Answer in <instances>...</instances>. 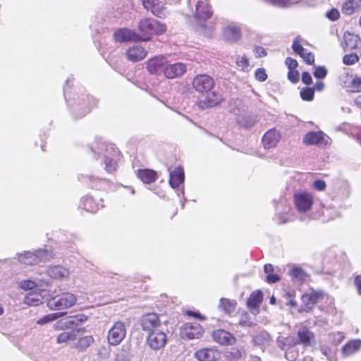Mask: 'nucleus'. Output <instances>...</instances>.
<instances>
[{
	"mask_svg": "<svg viewBox=\"0 0 361 361\" xmlns=\"http://www.w3.org/2000/svg\"><path fill=\"white\" fill-rule=\"evenodd\" d=\"M49 283V281H47L45 279H39L35 281L27 279L21 281L19 283V286L24 290H29L38 286H42L44 284L48 286Z\"/></svg>",
	"mask_w": 361,
	"mask_h": 361,
	"instance_id": "obj_28",
	"label": "nucleus"
},
{
	"mask_svg": "<svg viewBox=\"0 0 361 361\" xmlns=\"http://www.w3.org/2000/svg\"><path fill=\"white\" fill-rule=\"evenodd\" d=\"M360 348V339L351 340L342 347V354L345 357L351 356L358 352Z\"/></svg>",
	"mask_w": 361,
	"mask_h": 361,
	"instance_id": "obj_26",
	"label": "nucleus"
},
{
	"mask_svg": "<svg viewBox=\"0 0 361 361\" xmlns=\"http://www.w3.org/2000/svg\"><path fill=\"white\" fill-rule=\"evenodd\" d=\"M204 94H205L204 98L200 99L199 101V106L202 109L214 106L222 100L221 94L211 90L208 92H205Z\"/></svg>",
	"mask_w": 361,
	"mask_h": 361,
	"instance_id": "obj_20",
	"label": "nucleus"
},
{
	"mask_svg": "<svg viewBox=\"0 0 361 361\" xmlns=\"http://www.w3.org/2000/svg\"><path fill=\"white\" fill-rule=\"evenodd\" d=\"M147 56V51L140 45H134L126 51L127 59L133 62L142 60Z\"/></svg>",
	"mask_w": 361,
	"mask_h": 361,
	"instance_id": "obj_23",
	"label": "nucleus"
},
{
	"mask_svg": "<svg viewBox=\"0 0 361 361\" xmlns=\"http://www.w3.org/2000/svg\"><path fill=\"white\" fill-rule=\"evenodd\" d=\"M94 341V338L91 336H84L80 338L78 341L75 344V347L80 350H84L89 347Z\"/></svg>",
	"mask_w": 361,
	"mask_h": 361,
	"instance_id": "obj_42",
	"label": "nucleus"
},
{
	"mask_svg": "<svg viewBox=\"0 0 361 361\" xmlns=\"http://www.w3.org/2000/svg\"><path fill=\"white\" fill-rule=\"evenodd\" d=\"M326 298H328V296L322 291H313L303 294L301 297L303 310L310 311L315 303Z\"/></svg>",
	"mask_w": 361,
	"mask_h": 361,
	"instance_id": "obj_11",
	"label": "nucleus"
},
{
	"mask_svg": "<svg viewBox=\"0 0 361 361\" xmlns=\"http://www.w3.org/2000/svg\"><path fill=\"white\" fill-rule=\"evenodd\" d=\"M203 334V328L197 322L185 323L180 329V336L183 339H200Z\"/></svg>",
	"mask_w": 361,
	"mask_h": 361,
	"instance_id": "obj_4",
	"label": "nucleus"
},
{
	"mask_svg": "<svg viewBox=\"0 0 361 361\" xmlns=\"http://www.w3.org/2000/svg\"><path fill=\"white\" fill-rule=\"evenodd\" d=\"M194 357L198 361H216L220 358L221 353L214 347L203 348L195 351Z\"/></svg>",
	"mask_w": 361,
	"mask_h": 361,
	"instance_id": "obj_13",
	"label": "nucleus"
},
{
	"mask_svg": "<svg viewBox=\"0 0 361 361\" xmlns=\"http://www.w3.org/2000/svg\"><path fill=\"white\" fill-rule=\"evenodd\" d=\"M358 6L359 2L357 1L350 0L343 4L342 11L346 15H351Z\"/></svg>",
	"mask_w": 361,
	"mask_h": 361,
	"instance_id": "obj_41",
	"label": "nucleus"
},
{
	"mask_svg": "<svg viewBox=\"0 0 361 361\" xmlns=\"http://www.w3.org/2000/svg\"><path fill=\"white\" fill-rule=\"evenodd\" d=\"M167 341V334L163 328L149 333L146 338V344L152 350L158 351L165 347Z\"/></svg>",
	"mask_w": 361,
	"mask_h": 361,
	"instance_id": "obj_3",
	"label": "nucleus"
},
{
	"mask_svg": "<svg viewBox=\"0 0 361 361\" xmlns=\"http://www.w3.org/2000/svg\"><path fill=\"white\" fill-rule=\"evenodd\" d=\"M105 169L108 172H112L116 167V159L118 157V151L113 145L106 147L104 154Z\"/></svg>",
	"mask_w": 361,
	"mask_h": 361,
	"instance_id": "obj_15",
	"label": "nucleus"
},
{
	"mask_svg": "<svg viewBox=\"0 0 361 361\" xmlns=\"http://www.w3.org/2000/svg\"><path fill=\"white\" fill-rule=\"evenodd\" d=\"M236 307V302L229 299L221 298L220 300L219 307L228 314H232Z\"/></svg>",
	"mask_w": 361,
	"mask_h": 361,
	"instance_id": "obj_35",
	"label": "nucleus"
},
{
	"mask_svg": "<svg viewBox=\"0 0 361 361\" xmlns=\"http://www.w3.org/2000/svg\"><path fill=\"white\" fill-rule=\"evenodd\" d=\"M66 312H56L47 314L37 321V324L44 325L45 324L56 320L59 317L65 315Z\"/></svg>",
	"mask_w": 361,
	"mask_h": 361,
	"instance_id": "obj_39",
	"label": "nucleus"
},
{
	"mask_svg": "<svg viewBox=\"0 0 361 361\" xmlns=\"http://www.w3.org/2000/svg\"><path fill=\"white\" fill-rule=\"evenodd\" d=\"M130 354L124 350H121L120 352H118L115 357L114 361H130Z\"/></svg>",
	"mask_w": 361,
	"mask_h": 361,
	"instance_id": "obj_48",
	"label": "nucleus"
},
{
	"mask_svg": "<svg viewBox=\"0 0 361 361\" xmlns=\"http://www.w3.org/2000/svg\"><path fill=\"white\" fill-rule=\"evenodd\" d=\"M355 286L357 288V290L360 295H361V276L357 275L355 278L354 281Z\"/></svg>",
	"mask_w": 361,
	"mask_h": 361,
	"instance_id": "obj_60",
	"label": "nucleus"
},
{
	"mask_svg": "<svg viewBox=\"0 0 361 361\" xmlns=\"http://www.w3.org/2000/svg\"><path fill=\"white\" fill-rule=\"evenodd\" d=\"M237 68L242 71L247 72L250 70V62L245 55H237L235 58Z\"/></svg>",
	"mask_w": 361,
	"mask_h": 361,
	"instance_id": "obj_38",
	"label": "nucleus"
},
{
	"mask_svg": "<svg viewBox=\"0 0 361 361\" xmlns=\"http://www.w3.org/2000/svg\"><path fill=\"white\" fill-rule=\"evenodd\" d=\"M126 335V327L125 324L122 322H116L108 331V343L111 345H117L124 339Z\"/></svg>",
	"mask_w": 361,
	"mask_h": 361,
	"instance_id": "obj_5",
	"label": "nucleus"
},
{
	"mask_svg": "<svg viewBox=\"0 0 361 361\" xmlns=\"http://www.w3.org/2000/svg\"><path fill=\"white\" fill-rule=\"evenodd\" d=\"M192 85L197 92L204 94L212 90L214 85V81L209 75L200 74L193 78Z\"/></svg>",
	"mask_w": 361,
	"mask_h": 361,
	"instance_id": "obj_10",
	"label": "nucleus"
},
{
	"mask_svg": "<svg viewBox=\"0 0 361 361\" xmlns=\"http://www.w3.org/2000/svg\"><path fill=\"white\" fill-rule=\"evenodd\" d=\"M281 139L280 133L273 128L269 130L262 137V143L264 148L269 149L275 147Z\"/></svg>",
	"mask_w": 361,
	"mask_h": 361,
	"instance_id": "obj_22",
	"label": "nucleus"
},
{
	"mask_svg": "<svg viewBox=\"0 0 361 361\" xmlns=\"http://www.w3.org/2000/svg\"><path fill=\"white\" fill-rule=\"evenodd\" d=\"M314 91L312 88H305L300 91V97L303 100L311 101L314 98Z\"/></svg>",
	"mask_w": 361,
	"mask_h": 361,
	"instance_id": "obj_44",
	"label": "nucleus"
},
{
	"mask_svg": "<svg viewBox=\"0 0 361 361\" xmlns=\"http://www.w3.org/2000/svg\"><path fill=\"white\" fill-rule=\"evenodd\" d=\"M329 351H330V350L329 349H327V348L322 349V353L327 357V359L329 361H336V359L334 358V355H329L328 354Z\"/></svg>",
	"mask_w": 361,
	"mask_h": 361,
	"instance_id": "obj_61",
	"label": "nucleus"
},
{
	"mask_svg": "<svg viewBox=\"0 0 361 361\" xmlns=\"http://www.w3.org/2000/svg\"><path fill=\"white\" fill-rule=\"evenodd\" d=\"M288 78L292 82H297L299 80V73L296 70H290Z\"/></svg>",
	"mask_w": 361,
	"mask_h": 361,
	"instance_id": "obj_52",
	"label": "nucleus"
},
{
	"mask_svg": "<svg viewBox=\"0 0 361 361\" xmlns=\"http://www.w3.org/2000/svg\"><path fill=\"white\" fill-rule=\"evenodd\" d=\"M73 317L78 326L87 320V317L85 314H78Z\"/></svg>",
	"mask_w": 361,
	"mask_h": 361,
	"instance_id": "obj_57",
	"label": "nucleus"
},
{
	"mask_svg": "<svg viewBox=\"0 0 361 361\" xmlns=\"http://www.w3.org/2000/svg\"><path fill=\"white\" fill-rule=\"evenodd\" d=\"M303 142L307 145L326 147L331 142V138L322 131H310L303 137Z\"/></svg>",
	"mask_w": 361,
	"mask_h": 361,
	"instance_id": "obj_9",
	"label": "nucleus"
},
{
	"mask_svg": "<svg viewBox=\"0 0 361 361\" xmlns=\"http://www.w3.org/2000/svg\"><path fill=\"white\" fill-rule=\"evenodd\" d=\"M264 272L266 274H267V275H268V274H271V272L274 271V267L271 264H267L264 265Z\"/></svg>",
	"mask_w": 361,
	"mask_h": 361,
	"instance_id": "obj_62",
	"label": "nucleus"
},
{
	"mask_svg": "<svg viewBox=\"0 0 361 361\" xmlns=\"http://www.w3.org/2000/svg\"><path fill=\"white\" fill-rule=\"evenodd\" d=\"M262 299L263 294L260 290H255L250 294L247 305L252 314L257 315L259 313V305Z\"/></svg>",
	"mask_w": 361,
	"mask_h": 361,
	"instance_id": "obj_21",
	"label": "nucleus"
},
{
	"mask_svg": "<svg viewBox=\"0 0 361 361\" xmlns=\"http://www.w3.org/2000/svg\"><path fill=\"white\" fill-rule=\"evenodd\" d=\"M350 90L353 92H360L361 91V78H354L350 82V86L349 87Z\"/></svg>",
	"mask_w": 361,
	"mask_h": 361,
	"instance_id": "obj_47",
	"label": "nucleus"
},
{
	"mask_svg": "<svg viewBox=\"0 0 361 361\" xmlns=\"http://www.w3.org/2000/svg\"><path fill=\"white\" fill-rule=\"evenodd\" d=\"M166 61V59L163 56L151 58L147 61V69L152 75H159L161 73L164 74Z\"/></svg>",
	"mask_w": 361,
	"mask_h": 361,
	"instance_id": "obj_12",
	"label": "nucleus"
},
{
	"mask_svg": "<svg viewBox=\"0 0 361 361\" xmlns=\"http://www.w3.org/2000/svg\"><path fill=\"white\" fill-rule=\"evenodd\" d=\"M240 37V29L237 25H228L223 30V38L228 42H237Z\"/></svg>",
	"mask_w": 361,
	"mask_h": 361,
	"instance_id": "obj_24",
	"label": "nucleus"
},
{
	"mask_svg": "<svg viewBox=\"0 0 361 361\" xmlns=\"http://www.w3.org/2000/svg\"><path fill=\"white\" fill-rule=\"evenodd\" d=\"M43 299L40 293L31 292L25 295L23 303L29 306H37L43 302Z\"/></svg>",
	"mask_w": 361,
	"mask_h": 361,
	"instance_id": "obj_30",
	"label": "nucleus"
},
{
	"mask_svg": "<svg viewBox=\"0 0 361 361\" xmlns=\"http://www.w3.org/2000/svg\"><path fill=\"white\" fill-rule=\"evenodd\" d=\"M51 254L47 250H38L35 252H25L19 255V261L25 264H34L42 261L49 260Z\"/></svg>",
	"mask_w": 361,
	"mask_h": 361,
	"instance_id": "obj_7",
	"label": "nucleus"
},
{
	"mask_svg": "<svg viewBox=\"0 0 361 361\" xmlns=\"http://www.w3.org/2000/svg\"><path fill=\"white\" fill-rule=\"evenodd\" d=\"M213 340L221 345H233L235 338L228 331L224 329H217L212 334Z\"/></svg>",
	"mask_w": 361,
	"mask_h": 361,
	"instance_id": "obj_18",
	"label": "nucleus"
},
{
	"mask_svg": "<svg viewBox=\"0 0 361 361\" xmlns=\"http://www.w3.org/2000/svg\"><path fill=\"white\" fill-rule=\"evenodd\" d=\"M339 12L336 9H331L329 12L326 13V17L329 18L331 20H336L339 18Z\"/></svg>",
	"mask_w": 361,
	"mask_h": 361,
	"instance_id": "obj_54",
	"label": "nucleus"
},
{
	"mask_svg": "<svg viewBox=\"0 0 361 361\" xmlns=\"http://www.w3.org/2000/svg\"><path fill=\"white\" fill-rule=\"evenodd\" d=\"M312 186L318 191H324L326 189V185L323 180H316L313 182Z\"/></svg>",
	"mask_w": 361,
	"mask_h": 361,
	"instance_id": "obj_51",
	"label": "nucleus"
},
{
	"mask_svg": "<svg viewBox=\"0 0 361 361\" xmlns=\"http://www.w3.org/2000/svg\"><path fill=\"white\" fill-rule=\"evenodd\" d=\"M358 61V56L355 54H346L343 56V61L346 65H353Z\"/></svg>",
	"mask_w": 361,
	"mask_h": 361,
	"instance_id": "obj_46",
	"label": "nucleus"
},
{
	"mask_svg": "<svg viewBox=\"0 0 361 361\" xmlns=\"http://www.w3.org/2000/svg\"><path fill=\"white\" fill-rule=\"evenodd\" d=\"M292 48L293 51L295 54L300 55V56L304 60L305 62L307 64H313L314 62V55L309 51L307 49L302 47L301 45V40L299 37H296L292 45Z\"/></svg>",
	"mask_w": 361,
	"mask_h": 361,
	"instance_id": "obj_16",
	"label": "nucleus"
},
{
	"mask_svg": "<svg viewBox=\"0 0 361 361\" xmlns=\"http://www.w3.org/2000/svg\"><path fill=\"white\" fill-rule=\"evenodd\" d=\"M137 177L144 183L147 184L154 182L157 178L156 172L150 169L140 170L137 173Z\"/></svg>",
	"mask_w": 361,
	"mask_h": 361,
	"instance_id": "obj_31",
	"label": "nucleus"
},
{
	"mask_svg": "<svg viewBox=\"0 0 361 361\" xmlns=\"http://www.w3.org/2000/svg\"><path fill=\"white\" fill-rule=\"evenodd\" d=\"M300 341L305 345H310L313 334L306 327H301L298 332Z\"/></svg>",
	"mask_w": 361,
	"mask_h": 361,
	"instance_id": "obj_37",
	"label": "nucleus"
},
{
	"mask_svg": "<svg viewBox=\"0 0 361 361\" xmlns=\"http://www.w3.org/2000/svg\"><path fill=\"white\" fill-rule=\"evenodd\" d=\"M186 71L187 67L183 63H169L166 61L164 76L169 79H174L183 75Z\"/></svg>",
	"mask_w": 361,
	"mask_h": 361,
	"instance_id": "obj_14",
	"label": "nucleus"
},
{
	"mask_svg": "<svg viewBox=\"0 0 361 361\" xmlns=\"http://www.w3.org/2000/svg\"><path fill=\"white\" fill-rule=\"evenodd\" d=\"M77 326H78L76 325V322L73 317L67 318L64 320L59 321L54 325L55 329L57 330L63 329H73Z\"/></svg>",
	"mask_w": 361,
	"mask_h": 361,
	"instance_id": "obj_36",
	"label": "nucleus"
},
{
	"mask_svg": "<svg viewBox=\"0 0 361 361\" xmlns=\"http://www.w3.org/2000/svg\"><path fill=\"white\" fill-rule=\"evenodd\" d=\"M142 4L147 11L154 16L161 17L163 14L164 5L159 0H143Z\"/></svg>",
	"mask_w": 361,
	"mask_h": 361,
	"instance_id": "obj_25",
	"label": "nucleus"
},
{
	"mask_svg": "<svg viewBox=\"0 0 361 361\" xmlns=\"http://www.w3.org/2000/svg\"><path fill=\"white\" fill-rule=\"evenodd\" d=\"M47 274L56 279H66L69 276V271L61 266L50 267L47 271Z\"/></svg>",
	"mask_w": 361,
	"mask_h": 361,
	"instance_id": "obj_29",
	"label": "nucleus"
},
{
	"mask_svg": "<svg viewBox=\"0 0 361 361\" xmlns=\"http://www.w3.org/2000/svg\"><path fill=\"white\" fill-rule=\"evenodd\" d=\"M302 81L306 85L311 84L312 82L311 75L308 72H303L302 74Z\"/></svg>",
	"mask_w": 361,
	"mask_h": 361,
	"instance_id": "obj_55",
	"label": "nucleus"
},
{
	"mask_svg": "<svg viewBox=\"0 0 361 361\" xmlns=\"http://www.w3.org/2000/svg\"><path fill=\"white\" fill-rule=\"evenodd\" d=\"M295 205L299 212H306L311 209L314 202L313 195L305 191H299L294 195Z\"/></svg>",
	"mask_w": 361,
	"mask_h": 361,
	"instance_id": "obj_8",
	"label": "nucleus"
},
{
	"mask_svg": "<svg viewBox=\"0 0 361 361\" xmlns=\"http://www.w3.org/2000/svg\"><path fill=\"white\" fill-rule=\"evenodd\" d=\"M78 333V330L62 332L58 335L56 342L58 343H66L68 341H73L76 338Z\"/></svg>",
	"mask_w": 361,
	"mask_h": 361,
	"instance_id": "obj_34",
	"label": "nucleus"
},
{
	"mask_svg": "<svg viewBox=\"0 0 361 361\" xmlns=\"http://www.w3.org/2000/svg\"><path fill=\"white\" fill-rule=\"evenodd\" d=\"M212 16L210 7L207 2V0L198 1L196 6V14L197 19L200 21V25L204 26L202 21H205L209 19Z\"/></svg>",
	"mask_w": 361,
	"mask_h": 361,
	"instance_id": "obj_19",
	"label": "nucleus"
},
{
	"mask_svg": "<svg viewBox=\"0 0 361 361\" xmlns=\"http://www.w3.org/2000/svg\"><path fill=\"white\" fill-rule=\"evenodd\" d=\"M140 36L134 30L128 28H121L116 30L114 34V38L117 42H126L128 41H140Z\"/></svg>",
	"mask_w": 361,
	"mask_h": 361,
	"instance_id": "obj_17",
	"label": "nucleus"
},
{
	"mask_svg": "<svg viewBox=\"0 0 361 361\" xmlns=\"http://www.w3.org/2000/svg\"><path fill=\"white\" fill-rule=\"evenodd\" d=\"M77 302L76 296L71 293L50 295L47 300V306L50 310H63L72 307Z\"/></svg>",
	"mask_w": 361,
	"mask_h": 361,
	"instance_id": "obj_2",
	"label": "nucleus"
},
{
	"mask_svg": "<svg viewBox=\"0 0 361 361\" xmlns=\"http://www.w3.org/2000/svg\"><path fill=\"white\" fill-rule=\"evenodd\" d=\"M184 181V171L180 167L176 168L170 173L169 184L171 188H176L179 187Z\"/></svg>",
	"mask_w": 361,
	"mask_h": 361,
	"instance_id": "obj_27",
	"label": "nucleus"
},
{
	"mask_svg": "<svg viewBox=\"0 0 361 361\" xmlns=\"http://www.w3.org/2000/svg\"><path fill=\"white\" fill-rule=\"evenodd\" d=\"M140 41H147L154 34H162L166 31L164 24L154 18L142 19L138 25Z\"/></svg>",
	"mask_w": 361,
	"mask_h": 361,
	"instance_id": "obj_1",
	"label": "nucleus"
},
{
	"mask_svg": "<svg viewBox=\"0 0 361 361\" xmlns=\"http://www.w3.org/2000/svg\"><path fill=\"white\" fill-rule=\"evenodd\" d=\"M286 64L288 66V68L290 70H295L298 66V61L295 59L292 58H287L286 59Z\"/></svg>",
	"mask_w": 361,
	"mask_h": 361,
	"instance_id": "obj_53",
	"label": "nucleus"
},
{
	"mask_svg": "<svg viewBox=\"0 0 361 361\" xmlns=\"http://www.w3.org/2000/svg\"><path fill=\"white\" fill-rule=\"evenodd\" d=\"M142 329L148 334L164 328V324L160 321L159 317L156 313L144 314L140 322Z\"/></svg>",
	"mask_w": 361,
	"mask_h": 361,
	"instance_id": "obj_6",
	"label": "nucleus"
},
{
	"mask_svg": "<svg viewBox=\"0 0 361 361\" xmlns=\"http://www.w3.org/2000/svg\"><path fill=\"white\" fill-rule=\"evenodd\" d=\"M323 215L327 219H334L341 215L340 212L335 207H326L323 210Z\"/></svg>",
	"mask_w": 361,
	"mask_h": 361,
	"instance_id": "obj_43",
	"label": "nucleus"
},
{
	"mask_svg": "<svg viewBox=\"0 0 361 361\" xmlns=\"http://www.w3.org/2000/svg\"><path fill=\"white\" fill-rule=\"evenodd\" d=\"M80 207L87 212L94 213L99 209V204L96 203L91 197H84L81 200Z\"/></svg>",
	"mask_w": 361,
	"mask_h": 361,
	"instance_id": "obj_32",
	"label": "nucleus"
},
{
	"mask_svg": "<svg viewBox=\"0 0 361 361\" xmlns=\"http://www.w3.org/2000/svg\"><path fill=\"white\" fill-rule=\"evenodd\" d=\"M326 73L327 71L324 66H318L315 68L314 76L317 78H324Z\"/></svg>",
	"mask_w": 361,
	"mask_h": 361,
	"instance_id": "obj_50",
	"label": "nucleus"
},
{
	"mask_svg": "<svg viewBox=\"0 0 361 361\" xmlns=\"http://www.w3.org/2000/svg\"><path fill=\"white\" fill-rule=\"evenodd\" d=\"M343 38L345 46L350 49H353L357 47L360 42V37L358 35L350 32H345Z\"/></svg>",
	"mask_w": 361,
	"mask_h": 361,
	"instance_id": "obj_33",
	"label": "nucleus"
},
{
	"mask_svg": "<svg viewBox=\"0 0 361 361\" xmlns=\"http://www.w3.org/2000/svg\"><path fill=\"white\" fill-rule=\"evenodd\" d=\"M255 78L260 82H264L267 78V75L266 73L265 69L262 68L257 69L255 73Z\"/></svg>",
	"mask_w": 361,
	"mask_h": 361,
	"instance_id": "obj_49",
	"label": "nucleus"
},
{
	"mask_svg": "<svg viewBox=\"0 0 361 361\" xmlns=\"http://www.w3.org/2000/svg\"><path fill=\"white\" fill-rule=\"evenodd\" d=\"M285 297L287 299V302L286 304L288 305H289L290 307H295L297 306V302L295 300H294L293 299H292V293H287L286 295H285Z\"/></svg>",
	"mask_w": 361,
	"mask_h": 361,
	"instance_id": "obj_56",
	"label": "nucleus"
},
{
	"mask_svg": "<svg viewBox=\"0 0 361 361\" xmlns=\"http://www.w3.org/2000/svg\"><path fill=\"white\" fill-rule=\"evenodd\" d=\"M324 87V85L322 82H317L314 85V88L317 90V91H322L323 90Z\"/></svg>",
	"mask_w": 361,
	"mask_h": 361,
	"instance_id": "obj_64",
	"label": "nucleus"
},
{
	"mask_svg": "<svg viewBox=\"0 0 361 361\" xmlns=\"http://www.w3.org/2000/svg\"><path fill=\"white\" fill-rule=\"evenodd\" d=\"M280 280V278L278 275L276 274H268L267 276V281L269 283H276L277 281H279Z\"/></svg>",
	"mask_w": 361,
	"mask_h": 361,
	"instance_id": "obj_59",
	"label": "nucleus"
},
{
	"mask_svg": "<svg viewBox=\"0 0 361 361\" xmlns=\"http://www.w3.org/2000/svg\"><path fill=\"white\" fill-rule=\"evenodd\" d=\"M262 338H263V339H264V342H261V341H259V336H257V337H255V338H254V341H255V343L256 344H258V345H263L266 341H269V335L267 333H266V332H263V333L262 334Z\"/></svg>",
	"mask_w": 361,
	"mask_h": 361,
	"instance_id": "obj_58",
	"label": "nucleus"
},
{
	"mask_svg": "<svg viewBox=\"0 0 361 361\" xmlns=\"http://www.w3.org/2000/svg\"><path fill=\"white\" fill-rule=\"evenodd\" d=\"M239 322L242 326H247L254 325L255 324L252 320L250 319L248 314L245 312L241 314Z\"/></svg>",
	"mask_w": 361,
	"mask_h": 361,
	"instance_id": "obj_45",
	"label": "nucleus"
},
{
	"mask_svg": "<svg viewBox=\"0 0 361 361\" xmlns=\"http://www.w3.org/2000/svg\"><path fill=\"white\" fill-rule=\"evenodd\" d=\"M290 275L293 280L300 282L305 281L307 279V275L301 268L299 267L293 268L290 271Z\"/></svg>",
	"mask_w": 361,
	"mask_h": 361,
	"instance_id": "obj_40",
	"label": "nucleus"
},
{
	"mask_svg": "<svg viewBox=\"0 0 361 361\" xmlns=\"http://www.w3.org/2000/svg\"><path fill=\"white\" fill-rule=\"evenodd\" d=\"M255 50H256L257 53L258 54L259 56H263L267 54L265 49L262 47H257L255 49Z\"/></svg>",
	"mask_w": 361,
	"mask_h": 361,
	"instance_id": "obj_63",
	"label": "nucleus"
}]
</instances>
